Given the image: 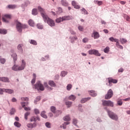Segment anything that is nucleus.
Segmentation results:
<instances>
[{
  "mask_svg": "<svg viewBox=\"0 0 130 130\" xmlns=\"http://www.w3.org/2000/svg\"><path fill=\"white\" fill-rule=\"evenodd\" d=\"M11 55L14 62V64L12 67L11 70L14 71V72H20V71H23V70H25V68H26V61H25V60H21L20 66H18L16 64V61H17V60L18 59L17 53L13 52L11 54Z\"/></svg>",
  "mask_w": 130,
  "mask_h": 130,
  "instance_id": "nucleus-1",
  "label": "nucleus"
},
{
  "mask_svg": "<svg viewBox=\"0 0 130 130\" xmlns=\"http://www.w3.org/2000/svg\"><path fill=\"white\" fill-rule=\"evenodd\" d=\"M16 29L19 33H21L22 32V30L23 29L28 28V25H27L26 24H23L18 21H16Z\"/></svg>",
  "mask_w": 130,
  "mask_h": 130,
  "instance_id": "nucleus-2",
  "label": "nucleus"
},
{
  "mask_svg": "<svg viewBox=\"0 0 130 130\" xmlns=\"http://www.w3.org/2000/svg\"><path fill=\"white\" fill-rule=\"evenodd\" d=\"M107 112L111 119H112L113 120H115V121H117V120H118V115H117V114H115L114 112L109 110H107Z\"/></svg>",
  "mask_w": 130,
  "mask_h": 130,
  "instance_id": "nucleus-3",
  "label": "nucleus"
},
{
  "mask_svg": "<svg viewBox=\"0 0 130 130\" xmlns=\"http://www.w3.org/2000/svg\"><path fill=\"white\" fill-rule=\"evenodd\" d=\"M44 21L45 23H47L49 26L50 27H54L55 26V23L53 20L51 19L50 18L48 17V16H46L44 18Z\"/></svg>",
  "mask_w": 130,
  "mask_h": 130,
  "instance_id": "nucleus-4",
  "label": "nucleus"
},
{
  "mask_svg": "<svg viewBox=\"0 0 130 130\" xmlns=\"http://www.w3.org/2000/svg\"><path fill=\"white\" fill-rule=\"evenodd\" d=\"M35 89L38 90V91H44V86L41 83V81H38L34 85Z\"/></svg>",
  "mask_w": 130,
  "mask_h": 130,
  "instance_id": "nucleus-5",
  "label": "nucleus"
},
{
  "mask_svg": "<svg viewBox=\"0 0 130 130\" xmlns=\"http://www.w3.org/2000/svg\"><path fill=\"white\" fill-rule=\"evenodd\" d=\"M102 104L103 106H109V107H114V103L110 100H103L102 101Z\"/></svg>",
  "mask_w": 130,
  "mask_h": 130,
  "instance_id": "nucleus-6",
  "label": "nucleus"
},
{
  "mask_svg": "<svg viewBox=\"0 0 130 130\" xmlns=\"http://www.w3.org/2000/svg\"><path fill=\"white\" fill-rule=\"evenodd\" d=\"M89 54H90L91 55H95V56H101V54L99 53V51L95 49H91L88 51Z\"/></svg>",
  "mask_w": 130,
  "mask_h": 130,
  "instance_id": "nucleus-7",
  "label": "nucleus"
},
{
  "mask_svg": "<svg viewBox=\"0 0 130 130\" xmlns=\"http://www.w3.org/2000/svg\"><path fill=\"white\" fill-rule=\"evenodd\" d=\"M11 18V16L10 14H5L2 16V21L4 23H9V20Z\"/></svg>",
  "mask_w": 130,
  "mask_h": 130,
  "instance_id": "nucleus-8",
  "label": "nucleus"
},
{
  "mask_svg": "<svg viewBox=\"0 0 130 130\" xmlns=\"http://www.w3.org/2000/svg\"><path fill=\"white\" fill-rule=\"evenodd\" d=\"M113 96V91H112V89H110L108 92L105 95V98L106 100L110 99L111 98H112V96Z\"/></svg>",
  "mask_w": 130,
  "mask_h": 130,
  "instance_id": "nucleus-9",
  "label": "nucleus"
},
{
  "mask_svg": "<svg viewBox=\"0 0 130 130\" xmlns=\"http://www.w3.org/2000/svg\"><path fill=\"white\" fill-rule=\"evenodd\" d=\"M38 10L39 11V12H40L41 14L42 17L44 18L46 17V16H47V15H46V13H45V12L44 11V9H43V8H41V7L39 6L38 7Z\"/></svg>",
  "mask_w": 130,
  "mask_h": 130,
  "instance_id": "nucleus-10",
  "label": "nucleus"
},
{
  "mask_svg": "<svg viewBox=\"0 0 130 130\" xmlns=\"http://www.w3.org/2000/svg\"><path fill=\"white\" fill-rule=\"evenodd\" d=\"M91 37L94 38V39H98L100 37V35H99V32L98 31H94L91 35Z\"/></svg>",
  "mask_w": 130,
  "mask_h": 130,
  "instance_id": "nucleus-11",
  "label": "nucleus"
},
{
  "mask_svg": "<svg viewBox=\"0 0 130 130\" xmlns=\"http://www.w3.org/2000/svg\"><path fill=\"white\" fill-rule=\"evenodd\" d=\"M62 21H69L70 20H73L74 19V17L72 16H64L62 17Z\"/></svg>",
  "mask_w": 130,
  "mask_h": 130,
  "instance_id": "nucleus-12",
  "label": "nucleus"
},
{
  "mask_svg": "<svg viewBox=\"0 0 130 130\" xmlns=\"http://www.w3.org/2000/svg\"><path fill=\"white\" fill-rule=\"evenodd\" d=\"M23 46H24V45L22 44H20L17 46V49L19 53H23L24 52V51L23 50V48H22Z\"/></svg>",
  "mask_w": 130,
  "mask_h": 130,
  "instance_id": "nucleus-13",
  "label": "nucleus"
},
{
  "mask_svg": "<svg viewBox=\"0 0 130 130\" xmlns=\"http://www.w3.org/2000/svg\"><path fill=\"white\" fill-rule=\"evenodd\" d=\"M72 5L74 7V9H76V10H79L80 6L78 5V3L76 2V1H72Z\"/></svg>",
  "mask_w": 130,
  "mask_h": 130,
  "instance_id": "nucleus-14",
  "label": "nucleus"
},
{
  "mask_svg": "<svg viewBox=\"0 0 130 130\" xmlns=\"http://www.w3.org/2000/svg\"><path fill=\"white\" fill-rule=\"evenodd\" d=\"M0 81L4 83H10V79L8 77H2L0 78Z\"/></svg>",
  "mask_w": 130,
  "mask_h": 130,
  "instance_id": "nucleus-15",
  "label": "nucleus"
},
{
  "mask_svg": "<svg viewBox=\"0 0 130 130\" xmlns=\"http://www.w3.org/2000/svg\"><path fill=\"white\" fill-rule=\"evenodd\" d=\"M36 123H34L33 124L32 123H29L26 125V126L28 127V128H33V127H36Z\"/></svg>",
  "mask_w": 130,
  "mask_h": 130,
  "instance_id": "nucleus-16",
  "label": "nucleus"
},
{
  "mask_svg": "<svg viewBox=\"0 0 130 130\" xmlns=\"http://www.w3.org/2000/svg\"><path fill=\"white\" fill-rule=\"evenodd\" d=\"M69 39H70L71 43L74 44L75 43V40H78V37L77 36L70 37Z\"/></svg>",
  "mask_w": 130,
  "mask_h": 130,
  "instance_id": "nucleus-17",
  "label": "nucleus"
},
{
  "mask_svg": "<svg viewBox=\"0 0 130 130\" xmlns=\"http://www.w3.org/2000/svg\"><path fill=\"white\" fill-rule=\"evenodd\" d=\"M61 5L63 7H68V6H69V3H68L67 0H61Z\"/></svg>",
  "mask_w": 130,
  "mask_h": 130,
  "instance_id": "nucleus-18",
  "label": "nucleus"
},
{
  "mask_svg": "<svg viewBox=\"0 0 130 130\" xmlns=\"http://www.w3.org/2000/svg\"><path fill=\"white\" fill-rule=\"evenodd\" d=\"M65 105H66L67 108H70V107H72V105H73V102H70V101H66Z\"/></svg>",
  "mask_w": 130,
  "mask_h": 130,
  "instance_id": "nucleus-19",
  "label": "nucleus"
},
{
  "mask_svg": "<svg viewBox=\"0 0 130 130\" xmlns=\"http://www.w3.org/2000/svg\"><path fill=\"white\" fill-rule=\"evenodd\" d=\"M35 82H36V74L33 73L32 79L31 81V83L32 84V85H34V84H35Z\"/></svg>",
  "mask_w": 130,
  "mask_h": 130,
  "instance_id": "nucleus-20",
  "label": "nucleus"
},
{
  "mask_svg": "<svg viewBox=\"0 0 130 130\" xmlns=\"http://www.w3.org/2000/svg\"><path fill=\"white\" fill-rule=\"evenodd\" d=\"M108 83H113V84H116V83H117V80L109 78H108Z\"/></svg>",
  "mask_w": 130,
  "mask_h": 130,
  "instance_id": "nucleus-21",
  "label": "nucleus"
},
{
  "mask_svg": "<svg viewBox=\"0 0 130 130\" xmlns=\"http://www.w3.org/2000/svg\"><path fill=\"white\" fill-rule=\"evenodd\" d=\"M63 120L64 121H71V117H70V115H68L63 117Z\"/></svg>",
  "mask_w": 130,
  "mask_h": 130,
  "instance_id": "nucleus-22",
  "label": "nucleus"
},
{
  "mask_svg": "<svg viewBox=\"0 0 130 130\" xmlns=\"http://www.w3.org/2000/svg\"><path fill=\"white\" fill-rule=\"evenodd\" d=\"M48 84L49 86H51V87H56V84L54 82V81L52 80H50L48 82Z\"/></svg>",
  "mask_w": 130,
  "mask_h": 130,
  "instance_id": "nucleus-23",
  "label": "nucleus"
},
{
  "mask_svg": "<svg viewBox=\"0 0 130 130\" xmlns=\"http://www.w3.org/2000/svg\"><path fill=\"white\" fill-rule=\"evenodd\" d=\"M90 99H91V98L90 97L83 98L81 100V103H85V102H87V101L90 100Z\"/></svg>",
  "mask_w": 130,
  "mask_h": 130,
  "instance_id": "nucleus-24",
  "label": "nucleus"
},
{
  "mask_svg": "<svg viewBox=\"0 0 130 130\" xmlns=\"http://www.w3.org/2000/svg\"><path fill=\"white\" fill-rule=\"evenodd\" d=\"M76 98L77 97L74 94H71L70 96H69V100H72V101H75Z\"/></svg>",
  "mask_w": 130,
  "mask_h": 130,
  "instance_id": "nucleus-25",
  "label": "nucleus"
},
{
  "mask_svg": "<svg viewBox=\"0 0 130 130\" xmlns=\"http://www.w3.org/2000/svg\"><path fill=\"white\" fill-rule=\"evenodd\" d=\"M82 14H83V15H89V13H88V11H87V10H86L84 8H82L81 10H80Z\"/></svg>",
  "mask_w": 130,
  "mask_h": 130,
  "instance_id": "nucleus-26",
  "label": "nucleus"
},
{
  "mask_svg": "<svg viewBox=\"0 0 130 130\" xmlns=\"http://www.w3.org/2000/svg\"><path fill=\"white\" fill-rule=\"evenodd\" d=\"M45 113H46V112L45 111H43L41 113V116H42V117H43V118L46 119L47 118V115H46Z\"/></svg>",
  "mask_w": 130,
  "mask_h": 130,
  "instance_id": "nucleus-27",
  "label": "nucleus"
},
{
  "mask_svg": "<svg viewBox=\"0 0 130 130\" xmlns=\"http://www.w3.org/2000/svg\"><path fill=\"white\" fill-rule=\"evenodd\" d=\"M89 92H90V94L92 97H95V96H97V93H96V92H95V91L90 90L89 91Z\"/></svg>",
  "mask_w": 130,
  "mask_h": 130,
  "instance_id": "nucleus-28",
  "label": "nucleus"
},
{
  "mask_svg": "<svg viewBox=\"0 0 130 130\" xmlns=\"http://www.w3.org/2000/svg\"><path fill=\"white\" fill-rule=\"evenodd\" d=\"M28 24L31 26V27H34L35 26V23L32 19H30L28 21Z\"/></svg>",
  "mask_w": 130,
  "mask_h": 130,
  "instance_id": "nucleus-29",
  "label": "nucleus"
},
{
  "mask_svg": "<svg viewBox=\"0 0 130 130\" xmlns=\"http://www.w3.org/2000/svg\"><path fill=\"white\" fill-rule=\"evenodd\" d=\"M5 92L9 94H13V93H14V90L11 89H5Z\"/></svg>",
  "mask_w": 130,
  "mask_h": 130,
  "instance_id": "nucleus-30",
  "label": "nucleus"
},
{
  "mask_svg": "<svg viewBox=\"0 0 130 130\" xmlns=\"http://www.w3.org/2000/svg\"><path fill=\"white\" fill-rule=\"evenodd\" d=\"M68 31L71 33L72 35H76V34H77L76 31H75L72 28H70L68 29Z\"/></svg>",
  "mask_w": 130,
  "mask_h": 130,
  "instance_id": "nucleus-31",
  "label": "nucleus"
},
{
  "mask_svg": "<svg viewBox=\"0 0 130 130\" xmlns=\"http://www.w3.org/2000/svg\"><path fill=\"white\" fill-rule=\"evenodd\" d=\"M7 31L6 29L0 28V34H3L4 35H5V34H7Z\"/></svg>",
  "mask_w": 130,
  "mask_h": 130,
  "instance_id": "nucleus-32",
  "label": "nucleus"
},
{
  "mask_svg": "<svg viewBox=\"0 0 130 130\" xmlns=\"http://www.w3.org/2000/svg\"><path fill=\"white\" fill-rule=\"evenodd\" d=\"M117 104L119 106H121V105H122V100H121V99H118L117 102Z\"/></svg>",
  "mask_w": 130,
  "mask_h": 130,
  "instance_id": "nucleus-33",
  "label": "nucleus"
},
{
  "mask_svg": "<svg viewBox=\"0 0 130 130\" xmlns=\"http://www.w3.org/2000/svg\"><path fill=\"white\" fill-rule=\"evenodd\" d=\"M32 15L34 16H36L38 14V12H37V9H33L32 10Z\"/></svg>",
  "mask_w": 130,
  "mask_h": 130,
  "instance_id": "nucleus-34",
  "label": "nucleus"
},
{
  "mask_svg": "<svg viewBox=\"0 0 130 130\" xmlns=\"http://www.w3.org/2000/svg\"><path fill=\"white\" fill-rule=\"evenodd\" d=\"M6 60L5 58H1L0 56V62L2 64H5L6 63Z\"/></svg>",
  "mask_w": 130,
  "mask_h": 130,
  "instance_id": "nucleus-35",
  "label": "nucleus"
},
{
  "mask_svg": "<svg viewBox=\"0 0 130 130\" xmlns=\"http://www.w3.org/2000/svg\"><path fill=\"white\" fill-rule=\"evenodd\" d=\"M72 88H73V85L71 84H68L67 86V91H71L72 89Z\"/></svg>",
  "mask_w": 130,
  "mask_h": 130,
  "instance_id": "nucleus-36",
  "label": "nucleus"
},
{
  "mask_svg": "<svg viewBox=\"0 0 130 130\" xmlns=\"http://www.w3.org/2000/svg\"><path fill=\"white\" fill-rule=\"evenodd\" d=\"M120 41L122 44H124V43H126L127 41L124 38H120Z\"/></svg>",
  "mask_w": 130,
  "mask_h": 130,
  "instance_id": "nucleus-37",
  "label": "nucleus"
},
{
  "mask_svg": "<svg viewBox=\"0 0 130 130\" xmlns=\"http://www.w3.org/2000/svg\"><path fill=\"white\" fill-rule=\"evenodd\" d=\"M37 27L38 29H41V30H42V29H43V25H42L41 23H38L37 24Z\"/></svg>",
  "mask_w": 130,
  "mask_h": 130,
  "instance_id": "nucleus-38",
  "label": "nucleus"
},
{
  "mask_svg": "<svg viewBox=\"0 0 130 130\" xmlns=\"http://www.w3.org/2000/svg\"><path fill=\"white\" fill-rule=\"evenodd\" d=\"M68 75V72L67 71H62L61 72L60 76L61 77H66Z\"/></svg>",
  "mask_w": 130,
  "mask_h": 130,
  "instance_id": "nucleus-39",
  "label": "nucleus"
},
{
  "mask_svg": "<svg viewBox=\"0 0 130 130\" xmlns=\"http://www.w3.org/2000/svg\"><path fill=\"white\" fill-rule=\"evenodd\" d=\"M50 110L53 113H55V111H56V108L54 106H51L50 108Z\"/></svg>",
  "mask_w": 130,
  "mask_h": 130,
  "instance_id": "nucleus-40",
  "label": "nucleus"
},
{
  "mask_svg": "<svg viewBox=\"0 0 130 130\" xmlns=\"http://www.w3.org/2000/svg\"><path fill=\"white\" fill-rule=\"evenodd\" d=\"M109 40H110V41H111L112 42H115L118 41V39H114L113 37L110 38L109 39Z\"/></svg>",
  "mask_w": 130,
  "mask_h": 130,
  "instance_id": "nucleus-41",
  "label": "nucleus"
},
{
  "mask_svg": "<svg viewBox=\"0 0 130 130\" xmlns=\"http://www.w3.org/2000/svg\"><path fill=\"white\" fill-rule=\"evenodd\" d=\"M82 105L79 104L78 105V110L79 111H80V112H84V110L83 109V108Z\"/></svg>",
  "mask_w": 130,
  "mask_h": 130,
  "instance_id": "nucleus-42",
  "label": "nucleus"
},
{
  "mask_svg": "<svg viewBox=\"0 0 130 130\" xmlns=\"http://www.w3.org/2000/svg\"><path fill=\"white\" fill-rule=\"evenodd\" d=\"M40 100H41V98L40 96H37L34 101L35 104H37V102L40 101Z\"/></svg>",
  "mask_w": 130,
  "mask_h": 130,
  "instance_id": "nucleus-43",
  "label": "nucleus"
},
{
  "mask_svg": "<svg viewBox=\"0 0 130 130\" xmlns=\"http://www.w3.org/2000/svg\"><path fill=\"white\" fill-rule=\"evenodd\" d=\"M15 112H16V110L14 108H12L10 110V114H11V115H13L15 114Z\"/></svg>",
  "mask_w": 130,
  "mask_h": 130,
  "instance_id": "nucleus-44",
  "label": "nucleus"
},
{
  "mask_svg": "<svg viewBox=\"0 0 130 130\" xmlns=\"http://www.w3.org/2000/svg\"><path fill=\"white\" fill-rule=\"evenodd\" d=\"M30 115V112H27L24 114V119L27 120L28 119V116Z\"/></svg>",
  "mask_w": 130,
  "mask_h": 130,
  "instance_id": "nucleus-45",
  "label": "nucleus"
},
{
  "mask_svg": "<svg viewBox=\"0 0 130 130\" xmlns=\"http://www.w3.org/2000/svg\"><path fill=\"white\" fill-rule=\"evenodd\" d=\"M56 23H60V22H63L62 20V17H59L56 19Z\"/></svg>",
  "mask_w": 130,
  "mask_h": 130,
  "instance_id": "nucleus-46",
  "label": "nucleus"
},
{
  "mask_svg": "<svg viewBox=\"0 0 130 130\" xmlns=\"http://www.w3.org/2000/svg\"><path fill=\"white\" fill-rule=\"evenodd\" d=\"M30 43V44H32V45H37V42L34 40H31Z\"/></svg>",
  "mask_w": 130,
  "mask_h": 130,
  "instance_id": "nucleus-47",
  "label": "nucleus"
},
{
  "mask_svg": "<svg viewBox=\"0 0 130 130\" xmlns=\"http://www.w3.org/2000/svg\"><path fill=\"white\" fill-rule=\"evenodd\" d=\"M14 125L15 126H16V127H21V123L19 122H15Z\"/></svg>",
  "mask_w": 130,
  "mask_h": 130,
  "instance_id": "nucleus-48",
  "label": "nucleus"
},
{
  "mask_svg": "<svg viewBox=\"0 0 130 130\" xmlns=\"http://www.w3.org/2000/svg\"><path fill=\"white\" fill-rule=\"evenodd\" d=\"M104 52L105 53H108L109 52V47H106L104 50Z\"/></svg>",
  "mask_w": 130,
  "mask_h": 130,
  "instance_id": "nucleus-49",
  "label": "nucleus"
},
{
  "mask_svg": "<svg viewBox=\"0 0 130 130\" xmlns=\"http://www.w3.org/2000/svg\"><path fill=\"white\" fill-rule=\"evenodd\" d=\"M8 9H15L16 5H9L8 6Z\"/></svg>",
  "mask_w": 130,
  "mask_h": 130,
  "instance_id": "nucleus-50",
  "label": "nucleus"
},
{
  "mask_svg": "<svg viewBox=\"0 0 130 130\" xmlns=\"http://www.w3.org/2000/svg\"><path fill=\"white\" fill-rule=\"evenodd\" d=\"M73 123L74 125H77V123H78V120L76 118L73 119Z\"/></svg>",
  "mask_w": 130,
  "mask_h": 130,
  "instance_id": "nucleus-51",
  "label": "nucleus"
},
{
  "mask_svg": "<svg viewBox=\"0 0 130 130\" xmlns=\"http://www.w3.org/2000/svg\"><path fill=\"white\" fill-rule=\"evenodd\" d=\"M78 29L79 31H81V32H82V31H84V27H83L81 25L78 26Z\"/></svg>",
  "mask_w": 130,
  "mask_h": 130,
  "instance_id": "nucleus-52",
  "label": "nucleus"
},
{
  "mask_svg": "<svg viewBox=\"0 0 130 130\" xmlns=\"http://www.w3.org/2000/svg\"><path fill=\"white\" fill-rule=\"evenodd\" d=\"M21 101H29V98H21Z\"/></svg>",
  "mask_w": 130,
  "mask_h": 130,
  "instance_id": "nucleus-53",
  "label": "nucleus"
},
{
  "mask_svg": "<svg viewBox=\"0 0 130 130\" xmlns=\"http://www.w3.org/2000/svg\"><path fill=\"white\" fill-rule=\"evenodd\" d=\"M89 41V39H88L87 38H85L82 40V42H83V43H86V42H88Z\"/></svg>",
  "mask_w": 130,
  "mask_h": 130,
  "instance_id": "nucleus-54",
  "label": "nucleus"
},
{
  "mask_svg": "<svg viewBox=\"0 0 130 130\" xmlns=\"http://www.w3.org/2000/svg\"><path fill=\"white\" fill-rule=\"evenodd\" d=\"M4 92H5V89L0 88V95H3Z\"/></svg>",
  "mask_w": 130,
  "mask_h": 130,
  "instance_id": "nucleus-55",
  "label": "nucleus"
},
{
  "mask_svg": "<svg viewBox=\"0 0 130 130\" xmlns=\"http://www.w3.org/2000/svg\"><path fill=\"white\" fill-rule=\"evenodd\" d=\"M45 125H46V127H48V128H50V127H51L50 123H49L48 122H47L45 123Z\"/></svg>",
  "mask_w": 130,
  "mask_h": 130,
  "instance_id": "nucleus-56",
  "label": "nucleus"
},
{
  "mask_svg": "<svg viewBox=\"0 0 130 130\" xmlns=\"http://www.w3.org/2000/svg\"><path fill=\"white\" fill-rule=\"evenodd\" d=\"M34 112H35V114H39V113H40L39 110L38 109H35Z\"/></svg>",
  "mask_w": 130,
  "mask_h": 130,
  "instance_id": "nucleus-57",
  "label": "nucleus"
},
{
  "mask_svg": "<svg viewBox=\"0 0 130 130\" xmlns=\"http://www.w3.org/2000/svg\"><path fill=\"white\" fill-rule=\"evenodd\" d=\"M24 109L25 110V111H29L31 110V108L24 107Z\"/></svg>",
  "mask_w": 130,
  "mask_h": 130,
  "instance_id": "nucleus-58",
  "label": "nucleus"
},
{
  "mask_svg": "<svg viewBox=\"0 0 130 130\" xmlns=\"http://www.w3.org/2000/svg\"><path fill=\"white\" fill-rule=\"evenodd\" d=\"M25 104H26V102H21L20 103V104L21 105H22V107L24 108V107H25Z\"/></svg>",
  "mask_w": 130,
  "mask_h": 130,
  "instance_id": "nucleus-59",
  "label": "nucleus"
},
{
  "mask_svg": "<svg viewBox=\"0 0 130 130\" xmlns=\"http://www.w3.org/2000/svg\"><path fill=\"white\" fill-rule=\"evenodd\" d=\"M35 121H37V120H39V121H40V118H39V116H35Z\"/></svg>",
  "mask_w": 130,
  "mask_h": 130,
  "instance_id": "nucleus-60",
  "label": "nucleus"
},
{
  "mask_svg": "<svg viewBox=\"0 0 130 130\" xmlns=\"http://www.w3.org/2000/svg\"><path fill=\"white\" fill-rule=\"evenodd\" d=\"M123 71H124L123 69L121 68L120 69L118 70V73H123Z\"/></svg>",
  "mask_w": 130,
  "mask_h": 130,
  "instance_id": "nucleus-61",
  "label": "nucleus"
},
{
  "mask_svg": "<svg viewBox=\"0 0 130 130\" xmlns=\"http://www.w3.org/2000/svg\"><path fill=\"white\" fill-rule=\"evenodd\" d=\"M59 13H62V9L60 7L58 8Z\"/></svg>",
  "mask_w": 130,
  "mask_h": 130,
  "instance_id": "nucleus-62",
  "label": "nucleus"
},
{
  "mask_svg": "<svg viewBox=\"0 0 130 130\" xmlns=\"http://www.w3.org/2000/svg\"><path fill=\"white\" fill-rule=\"evenodd\" d=\"M30 121L32 122V121H35V116H33L30 119Z\"/></svg>",
  "mask_w": 130,
  "mask_h": 130,
  "instance_id": "nucleus-63",
  "label": "nucleus"
},
{
  "mask_svg": "<svg viewBox=\"0 0 130 130\" xmlns=\"http://www.w3.org/2000/svg\"><path fill=\"white\" fill-rule=\"evenodd\" d=\"M55 80H58L59 79V75H56L55 76Z\"/></svg>",
  "mask_w": 130,
  "mask_h": 130,
  "instance_id": "nucleus-64",
  "label": "nucleus"
}]
</instances>
